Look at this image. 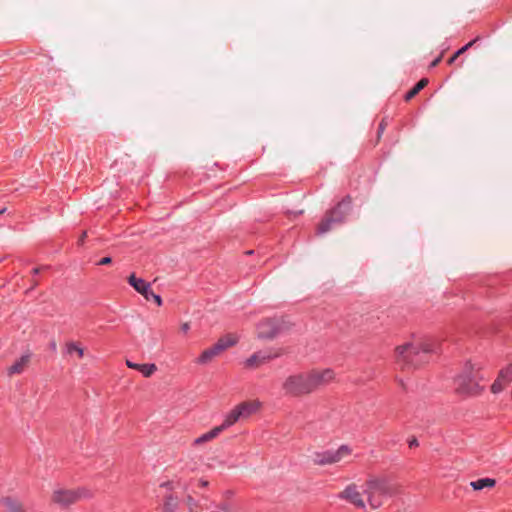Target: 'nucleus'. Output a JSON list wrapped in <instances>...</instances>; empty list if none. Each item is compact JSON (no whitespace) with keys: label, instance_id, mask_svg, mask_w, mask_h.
<instances>
[{"label":"nucleus","instance_id":"1","mask_svg":"<svg viewBox=\"0 0 512 512\" xmlns=\"http://www.w3.org/2000/svg\"><path fill=\"white\" fill-rule=\"evenodd\" d=\"M320 383L317 370L295 373L287 376L281 383L284 396L301 398L312 393Z\"/></svg>","mask_w":512,"mask_h":512},{"label":"nucleus","instance_id":"2","mask_svg":"<svg viewBox=\"0 0 512 512\" xmlns=\"http://www.w3.org/2000/svg\"><path fill=\"white\" fill-rule=\"evenodd\" d=\"M433 351V345L427 341L406 343L395 348L396 363L402 369L416 368L427 360V354Z\"/></svg>","mask_w":512,"mask_h":512},{"label":"nucleus","instance_id":"3","mask_svg":"<svg viewBox=\"0 0 512 512\" xmlns=\"http://www.w3.org/2000/svg\"><path fill=\"white\" fill-rule=\"evenodd\" d=\"M366 503L372 508L381 507L385 500L396 493L395 485L386 478H369L363 484Z\"/></svg>","mask_w":512,"mask_h":512},{"label":"nucleus","instance_id":"4","mask_svg":"<svg viewBox=\"0 0 512 512\" xmlns=\"http://www.w3.org/2000/svg\"><path fill=\"white\" fill-rule=\"evenodd\" d=\"M93 496V491L86 486L75 488L57 486L52 492L51 501L61 508H67L78 501L92 499Z\"/></svg>","mask_w":512,"mask_h":512},{"label":"nucleus","instance_id":"5","mask_svg":"<svg viewBox=\"0 0 512 512\" xmlns=\"http://www.w3.org/2000/svg\"><path fill=\"white\" fill-rule=\"evenodd\" d=\"M479 372L472 364H467L463 372L456 378V392L461 395H475L481 390L479 385L480 380Z\"/></svg>","mask_w":512,"mask_h":512},{"label":"nucleus","instance_id":"6","mask_svg":"<svg viewBox=\"0 0 512 512\" xmlns=\"http://www.w3.org/2000/svg\"><path fill=\"white\" fill-rule=\"evenodd\" d=\"M291 324L284 318L264 319L257 325V336L260 339H272L279 333L288 330Z\"/></svg>","mask_w":512,"mask_h":512},{"label":"nucleus","instance_id":"7","mask_svg":"<svg viewBox=\"0 0 512 512\" xmlns=\"http://www.w3.org/2000/svg\"><path fill=\"white\" fill-rule=\"evenodd\" d=\"M260 408L258 401H245L231 410L224 420V426L230 427L238 421L246 420Z\"/></svg>","mask_w":512,"mask_h":512},{"label":"nucleus","instance_id":"8","mask_svg":"<svg viewBox=\"0 0 512 512\" xmlns=\"http://www.w3.org/2000/svg\"><path fill=\"white\" fill-rule=\"evenodd\" d=\"M284 353L285 350L283 348L271 347L265 350H260L247 358L244 362V366L248 369H255L273 359L281 357Z\"/></svg>","mask_w":512,"mask_h":512},{"label":"nucleus","instance_id":"9","mask_svg":"<svg viewBox=\"0 0 512 512\" xmlns=\"http://www.w3.org/2000/svg\"><path fill=\"white\" fill-rule=\"evenodd\" d=\"M363 494V486L359 487L356 483H351L340 493L339 497L356 508L365 509L366 501L363 498Z\"/></svg>","mask_w":512,"mask_h":512},{"label":"nucleus","instance_id":"10","mask_svg":"<svg viewBox=\"0 0 512 512\" xmlns=\"http://www.w3.org/2000/svg\"><path fill=\"white\" fill-rule=\"evenodd\" d=\"M352 454V449L348 445H341L337 449H327L322 452V465H333L341 462Z\"/></svg>","mask_w":512,"mask_h":512},{"label":"nucleus","instance_id":"11","mask_svg":"<svg viewBox=\"0 0 512 512\" xmlns=\"http://www.w3.org/2000/svg\"><path fill=\"white\" fill-rule=\"evenodd\" d=\"M350 211V200H343L327 214V225L322 224V232L330 228L331 223H339L344 220Z\"/></svg>","mask_w":512,"mask_h":512},{"label":"nucleus","instance_id":"12","mask_svg":"<svg viewBox=\"0 0 512 512\" xmlns=\"http://www.w3.org/2000/svg\"><path fill=\"white\" fill-rule=\"evenodd\" d=\"M128 283L140 293L146 300H150V295H153L150 283L141 278H137L135 274L128 277Z\"/></svg>","mask_w":512,"mask_h":512},{"label":"nucleus","instance_id":"13","mask_svg":"<svg viewBox=\"0 0 512 512\" xmlns=\"http://www.w3.org/2000/svg\"><path fill=\"white\" fill-rule=\"evenodd\" d=\"M512 381V367H506L501 370L498 378L494 381L491 386L493 393L501 392L510 382Z\"/></svg>","mask_w":512,"mask_h":512},{"label":"nucleus","instance_id":"14","mask_svg":"<svg viewBox=\"0 0 512 512\" xmlns=\"http://www.w3.org/2000/svg\"><path fill=\"white\" fill-rule=\"evenodd\" d=\"M223 352L224 350H222L221 346H219V344L216 342L213 346L202 352V354L197 359V363L202 365L208 364Z\"/></svg>","mask_w":512,"mask_h":512},{"label":"nucleus","instance_id":"15","mask_svg":"<svg viewBox=\"0 0 512 512\" xmlns=\"http://www.w3.org/2000/svg\"><path fill=\"white\" fill-rule=\"evenodd\" d=\"M203 503L195 500L191 495H187L185 499L186 506L189 512H207L211 508L208 504L207 497H202Z\"/></svg>","mask_w":512,"mask_h":512},{"label":"nucleus","instance_id":"16","mask_svg":"<svg viewBox=\"0 0 512 512\" xmlns=\"http://www.w3.org/2000/svg\"><path fill=\"white\" fill-rule=\"evenodd\" d=\"M226 428H228L227 426H224V422L219 425V426H216L214 427L213 429H211L210 431L204 433L203 435L197 437L195 440H194V445H202L206 442H209V441H212L213 439H215L216 437L219 436V434L221 432H223Z\"/></svg>","mask_w":512,"mask_h":512},{"label":"nucleus","instance_id":"17","mask_svg":"<svg viewBox=\"0 0 512 512\" xmlns=\"http://www.w3.org/2000/svg\"><path fill=\"white\" fill-rule=\"evenodd\" d=\"M29 362L30 355H23L7 369L8 375L12 376L14 374H21L27 368Z\"/></svg>","mask_w":512,"mask_h":512},{"label":"nucleus","instance_id":"18","mask_svg":"<svg viewBox=\"0 0 512 512\" xmlns=\"http://www.w3.org/2000/svg\"><path fill=\"white\" fill-rule=\"evenodd\" d=\"M126 365L131 369L141 372L145 377H150L157 370L155 364H138L130 360H126Z\"/></svg>","mask_w":512,"mask_h":512},{"label":"nucleus","instance_id":"19","mask_svg":"<svg viewBox=\"0 0 512 512\" xmlns=\"http://www.w3.org/2000/svg\"><path fill=\"white\" fill-rule=\"evenodd\" d=\"M1 503L5 508L6 512H22V510L24 509L20 501L11 497L3 498L1 500Z\"/></svg>","mask_w":512,"mask_h":512},{"label":"nucleus","instance_id":"20","mask_svg":"<svg viewBox=\"0 0 512 512\" xmlns=\"http://www.w3.org/2000/svg\"><path fill=\"white\" fill-rule=\"evenodd\" d=\"M239 341V337L236 334H226L223 337L219 338L217 343L221 346L222 350H227L230 347L235 346Z\"/></svg>","mask_w":512,"mask_h":512},{"label":"nucleus","instance_id":"21","mask_svg":"<svg viewBox=\"0 0 512 512\" xmlns=\"http://www.w3.org/2000/svg\"><path fill=\"white\" fill-rule=\"evenodd\" d=\"M496 484L495 479L492 478H481L470 482V486L474 490H482L484 488H493Z\"/></svg>","mask_w":512,"mask_h":512},{"label":"nucleus","instance_id":"22","mask_svg":"<svg viewBox=\"0 0 512 512\" xmlns=\"http://www.w3.org/2000/svg\"><path fill=\"white\" fill-rule=\"evenodd\" d=\"M428 84V79L422 78L405 96L407 101L411 100L415 97L426 85Z\"/></svg>","mask_w":512,"mask_h":512},{"label":"nucleus","instance_id":"23","mask_svg":"<svg viewBox=\"0 0 512 512\" xmlns=\"http://www.w3.org/2000/svg\"><path fill=\"white\" fill-rule=\"evenodd\" d=\"M66 348H67V353L68 354L75 353L78 356V358H83L84 357V349L82 347H80L77 343H75V342H68L66 344Z\"/></svg>","mask_w":512,"mask_h":512},{"label":"nucleus","instance_id":"24","mask_svg":"<svg viewBox=\"0 0 512 512\" xmlns=\"http://www.w3.org/2000/svg\"><path fill=\"white\" fill-rule=\"evenodd\" d=\"M178 506V502L172 496L166 498L162 512H173Z\"/></svg>","mask_w":512,"mask_h":512},{"label":"nucleus","instance_id":"25","mask_svg":"<svg viewBox=\"0 0 512 512\" xmlns=\"http://www.w3.org/2000/svg\"><path fill=\"white\" fill-rule=\"evenodd\" d=\"M477 41V39L470 41L465 46H463L461 49H459L449 60L448 64L451 65L455 62V60L461 56L463 53H465L470 47L474 45V43Z\"/></svg>","mask_w":512,"mask_h":512},{"label":"nucleus","instance_id":"26","mask_svg":"<svg viewBox=\"0 0 512 512\" xmlns=\"http://www.w3.org/2000/svg\"><path fill=\"white\" fill-rule=\"evenodd\" d=\"M334 379V373L330 369L322 370V383L331 382Z\"/></svg>","mask_w":512,"mask_h":512},{"label":"nucleus","instance_id":"27","mask_svg":"<svg viewBox=\"0 0 512 512\" xmlns=\"http://www.w3.org/2000/svg\"><path fill=\"white\" fill-rule=\"evenodd\" d=\"M151 298L156 302V304H157L158 306H161V305H162V299H161V297H160L159 295H157V294H155V293L153 292V295H150V299H151Z\"/></svg>","mask_w":512,"mask_h":512},{"label":"nucleus","instance_id":"28","mask_svg":"<svg viewBox=\"0 0 512 512\" xmlns=\"http://www.w3.org/2000/svg\"><path fill=\"white\" fill-rule=\"evenodd\" d=\"M111 262H112V259L110 257H104L97 264L98 265H108Z\"/></svg>","mask_w":512,"mask_h":512},{"label":"nucleus","instance_id":"29","mask_svg":"<svg viewBox=\"0 0 512 512\" xmlns=\"http://www.w3.org/2000/svg\"><path fill=\"white\" fill-rule=\"evenodd\" d=\"M386 125H387L386 122L384 120H382V122L380 123L379 128H378V137H380L381 134L384 132Z\"/></svg>","mask_w":512,"mask_h":512},{"label":"nucleus","instance_id":"30","mask_svg":"<svg viewBox=\"0 0 512 512\" xmlns=\"http://www.w3.org/2000/svg\"><path fill=\"white\" fill-rule=\"evenodd\" d=\"M221 512H228L229 511V506L227 504H220L217 506Z\"/></svg>","mask_w":512,"mask_h":512},{"label":"nucleus","instance_id":"31","mask_svg":"<svg viewBox=\"0 0 512 512\" xmlns=\"http://www.w3.org/2000/svg\"><path fill=\"white\" fill-rule=\"evenodd\" d=\"M189 329H190V325H189V323H188V322H185V323H183V324L181 325V331H183V332H185V333H186Z\"/></svg>","mask_w":512,"mask_h":512},{"label":"nucleus","instance_id":"32","mask_svg":"<svg viewBox=\"0 0 512 512\" xmlns=\"http://www.w3.org/2000/svg\"><path fill=\"white\" fill-rule=\"evenodd\" d=\"M441 59H442V55H440L439 57H437V58H436V59L431 63V65H430V66H431V67H436V66L440 63Z\"/></svg>","mask_w":512,"mask_h":512},{"label":"nucleus","instance_id":"33","mask_svg":"<svg viewBox=\"0 0 512 512\" xmlns=\"http://www.w3.org/2000/svg\"><path fill=\"white\" fill-rule=\"evenodd\" d=\"M87 236L86 232H83L82 235L79 238V244H82Z\"/></svg>","mask_w":512,"mask_h":512},{"label":"nucleus","instance_id":"34","mask_svg":"<svg viewBox=\"0 0 512 512\" xmlns=\"http://www.w3.org/2000/svg\"><path fill=\"white\" fill-rule=\"evenodd\" d=\"M409 445L410 447H413V446H418V441L417 439H412L410 442H409Z\"/></svg>","mask_w":512,"mask_h":512},{"label":"nucleus","instance_id":"35","mask_svg":"<svg viewBox=\"0 0 512 512\" xmlns=\"http://www.w3.org/2000/svg\"><path fill=\"white\" fill-rule=\"evenodd\" d=\"M199 485L201 487H207L208 486V481L207 480H200L199 481Z\"/></svg>","mask_w":512,"mask_h":512},{"label":"nucleus","instance_id":"36","mask_svg":"<svg viewBox=\"0 0 512 512\" xmlns=\"http://www.w3.org/2000/svg\"><path fill=\"white\" fill-rule=\"evenodd\" d=\"M39 271H40V269H39V268H34V269H33V273H34V274H38V273H39Z\"/></svg>","mask_w":512,"mask_h":512},{"label":"nucleus","instance_id":"37","mask_svg":"<svg viewBox=\"0 0 512 512\" xmlns=\"http://www.w3.org/2000/svg\"><path fill=\"white\" fill-rule=\"evenodd\" d=\"M6 211V208L0 209V214L4 213Z\"/></svg>","mask_w":512,"mask_h":512},{"label":"nucleus","instance_id":"38","mask_svg":"<svg viewBox=\"0 0 512 512\" xmlns=\"http://www.w3.org/2000/svg\"><path fill=\"white\" fill-rule=\"evenodd\" d=\"M22 512H27V511L23 509Z\"/></svg>","mask_w":512,"mask_h":512},{"label":"nucleus","instance_id":"39","mask_svg":"<svg viewBox=\"0 0 512 512\" xmlns=\"http://www.w3.org/2000/svg\"><path fill=\"white\" fill-rule=\"evenodd\" d=\"M509 367H512V365H510Z\"/></svg>","mask_w":512,"mask_h":512}]
</instances>
